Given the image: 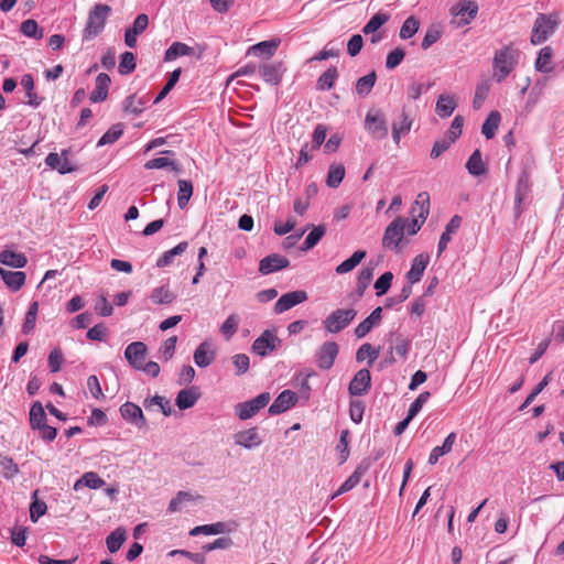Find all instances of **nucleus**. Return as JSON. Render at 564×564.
<instances>
[{"mask_svg": "<svg viewBox=\"0 0 564 564\" xmlns=\"http://www.w3.org/2000/svg\"><path fill=\"white\" fill-rule=\"evenodd\" d=\"M280 44V40H270V41H262L254 45H252L248 54H253L254 56L265 57L270 58L274 55L278 46Z\"/></svg>", "mask_w": 564, "mask_h": 564, "instance_id": "28", "label": "nucleus"}, {"mask_svg": "<svg viewBox=\"0 0 564 564\" xmlns=\"http://www.w3.org/2000/svg\"><path fill=\"white\" fill-rule=\"evenodd\" d=\"M271 400L269 392H262L254 399L240 402L235 405V413L240 420H248L254 416L261 409L268 405Z\"/></svg>", "mask_w": 564, "mask_h": 564, "instance_id": "6", "label": "nucleus"}, {"mask_svg": "<svg viewBox=\"0 0 564 564\" xmlns=\"http://www.w3.org/2000/svg\"><path fill=\"white\" fill-rule=\"evenodd\" d=\"M357 311L354 308L336 310L332 312L324 321L325 329L330 334H337L346 328L356 317Z\"/></svg>", "mask_w": 564, "mask_h": 564, "instance_id": "5", "label": "nucleus"}, {"mask_svg": "<svg viewBox=\"0 0 564 564\" xmlns=\"http://www.w3.org/2000/svg\"><path fill=\"white\" fill-rule=\"evenodd\" d=\"M145 101L137 95H130L124 99L123 110L129 113L139 115L143 111Z\"/></svg>", "mask_w": 564, "mask_h": 564, "instance_id": "52", "label": "nucleus"}, {"mask_svg": "<svg viewBox=\"0 0 564 564\" xmlns=\"http://www.w3.org/2000/svg\"><path fill=\"white\" fill-rule=\"evenodd\" d=\"M110 84L111 79L108 74H98L96 77L95 89L91 91L89 100L91 102H101L106 100Z\"/></svg>", "mask_w": 564, "mask_h": 564, "instance_id": "21", "label": "nucleus"}, {"mask_svg": "<svg viewBox=\"0 0 564 564\" xmlns=\"http://www.w3.org/2000/svg\"><path fill=\"white\" fill-rule=\"evenodd\" d=\"M259 73L265 83L278 85L283 75L282 63L264 64L259 68Z\"/></svg>", "mask_w": 564, "mask_h": 564, "instance_id": "24", "label": "nucleus"}, {"mask_svg": "<svg viewBox=\"0 0 564 564\" xmlns=\"http://www.w3.org/2000/svg\"><path fill=\"white\" fill-rule=\"evenodd\" d=\"M553 48L551 46H544L540 50L534 67L538 72L550 73L553 70Z\"/></svg>", "mask_w": 564, "mask_h": 564, "instance_id": "30", "label": "nucleus"}, {"mask_svg": "<svg viewBox=\"0 0 564 564\" xmlns=\"http://www.w3.org/2000/svg\"><path fill=\"white\" fill-rule=\"evenodd\" d=\"M382 308L378 306L375 308L371 314L365 318L361 323L357 325L355 328V335L357 338H364L376 325H379L382 318Z\"/></svg>", "mask_w": 564, "mask_h": 564, "instance_id": "22", "label": "nucleus"}, {"mask_svg": "<svg viewBox=\"0 0 564 564\" xmlns=\"http://www.w3.org/2000/svg\"><path fill=\"white\" fill-rule=\"evenodd\" d=\"M419 28L420 21L414 15H411L401 25L399 35L402 40L411 39L419 31Z\"/></svg>", "mask_w": 564, "mask_h": 564, "instance_id": "48", "label": "nucleus"}, {"mask_svg": "<svg viewBox=\"0 0 564 564\" xmlns=\"http://www.w3.org/2000/svg\"><path fill=\"white\" fill-rule=\"evenodd\" d=\"M530 189L529 176L523 174L517 184L516 189V203L521 205L524 198L527 197Z\"/></svg>", "mask_w": 564, "mask_h": 564, "instance_id": "61", "label": "nucleus"}, {"mask_svg": "<svg viewBox=\"0 0 564 564\" xmlns=\"http://www.w3.org/2000/svg\"><path fill=\"white\" fill-rule=\"evenodd\" d=\"M127 536L126 531L121 528L112 531L106 539V545L110 553L119 551L121 545L124 543Z\"/></svg>", "mask_w": 564, "mask_h": 564, "instance_id": "42", "label": "nucleus"}, {"mask_svg": "<svg viewBox=\"0 0 564 564\" xmlns=\"http://www.w3.org/2000/svg\"><path fill=\"white\" fill-rule=\"evenodd\" d=\"M296 402V393L291 390H284L276 397L273 403L269 406V413L273 415L281 414L291 409L292 406H294Z\"/></svg>", "mask_w": 564, "mask_h": 564, "instance_id": "11", "label": "nucleus"}, {"mask_svg": "<svg viewBox=\"0 0 564 564\" xmlns=\"http://www.w3.org/2000/svg\"><path fill=\"white\" fill-rule=\"evenodd\" d=\"M290 265L288 258L278 253H271L264 257L259 263V272L261 274H270L275 271L285 269Z\"/></svg>", "mask_w": 564, "mask_h": 564, "instance_id": "12", "label": "nucleus"}, {"mask_svg": "<svg viewBox=\"0 0 564 564\" xmlns=\"http://www.w3.org/2000/svg\"><path fill=\"white\" fill-rule=\"evenodd\" d=\"M366 257L365 250H357L352 253L350 258L343 261L339 265L336 267L337 274H345L352 271Z\"/></svg>", "mask_w": 564, "mask_h": 564, "instance_id": "37", "label": "nucleus"}, {"mask_svg": "<svg viewBox=\"0 0 564 564\" xmlns=\"http://www.w3.org/2000/svg\"><path fill=\"white\" fill-rule=\"evenodd\" d=\"M345 176V166L339 163L330 164L326 177V185L332 188H337L343 182Z\"/></svg>", "mask_w": 564, "mask_h": 564, "instance_id": "36", "label": "nucleus"}, {"mask_svg": "<svg viewBox=\"0 0 564 564\" xmlns=\"http://www.w3.org/2000/svg\"><path fill=\"white\" fill-rule=\"evenodd\" d=\"M429 261L430 256L426 253H420L413 259L411 269L406 273V279L410 284H414L422 279Z\"/></svg>", "mask_w": 564, "mask_h": 564, "instance_id": "20", "label": "nucleus"}, {"mask_svg": "<svg viewBox=\"0 0 564 564\" xmlns=\"http://www.w3.org/2000/svg\"><path fill=\"white\" fill-rule=\"evenodd\" d=\"M307 300L305 291H293L283 294L274 304V312L281 314L293 306L301 304Z\"/></svg>", "mask_w": 564, "mask_h": 564, "instance_id": "10", "label": "nucleus"}, {"mask_svg": "<svg viewBox=\"0 0 564 564\" xmlns=\"http://www.w3.org/2000/svg\"><path fill=\"white\" fill-rule=\"evenodd\" d=\"M404 56H405V51L402 47H395L388 54L387 59H386V67L388 69L395 68L403 61Z\"/></svg>", "mask_w": 564, "mask_h": 564, "instance_id": "63", "label": "nucleus"}, {"mask_svg": "<svg viewBox=\"0 0 564 564\" xmlns=\"http://www.w3.org/2000/svg\"><path fill=\"white\" fill-rule=\"evenodd\" d=\"M176 295L170 290L167 285H162L152 290L150 299L154 304H171Z\"/></svg>", "mask_w": 564, "mask_h": 564, "instance_id": "35", "label": "nucleus"}, {"mask_svg": "<svg viewBox=\"0 0 564 564\" xmlns=\"http://www.w3.org/2000/svg\"><path fill=\"white\" fill-rule=\"evenodd\" d=\"M21 32L29 37L33 39H42L43 30L39 28V24L35 20L29 19L22 22Z\"/></svg>", "mask_w": 564, "mask_h": 564, "instance_id": "57", "label": "nucleus"}, {"mask_svg": "<svg viewBox=\"0 0 564 564\" xmlns=\"http://www.w3.org/2000/svg\"><path fill=\"white\" fill-rule=\"evenodd\" d=\"M135 56L132 52H124L120 56V63L118 66V72L121 75H128L135 69Z\"/></svg>", "mask_w": 564, "mask_h": 564, "instance_id": "53", "label": "nucleus"}, {"mask_svg": "<svg viewBox=\"0 0 564 564\" xmlns=\"http://www.w3.org/2000/svg\"><path fill=\"white\" fill-rule=\"evenodd\" d=\"M37 310H39L37 302L31 303V305H30V307H29V310L26 312L23 326H22V332L24 334H29L30 332H32L34 329L35 321H36V315H37Z\"/></svg>", "mask_w": 564, "mask_h": 564, "instance_id": "58", "label": "nucleus"}, {"mask_svg": "<svg viewBox=\"0 0 564 564\" xmlns=\"http://www.w3.org/2000/svg\"><path fill=\"white\" fill-rule=\"evenodd\" d=\"M216 354L208 341L202 343L194 352V361L200 367H208L215 360Z\"/></svg>", "mask_w": 564, "mask_h": 564, "instance_id": "26", "label": "nucleus"}, {"mask_svg": "<svg viewBox=\"0 0 564 564\" xmlns=\"http://www.w3.org/2000/svg\"><path fill=\"white\" fill-rule=\"evenodd\" d=\"M338 76V72L336 67H329L326 69L317 79V89L319 90H329L333 88L335 80Z\"/></svg>", "mask_w": 564, "mask_h": 564, "instance_id": "44", "label": "nucleus"}, {"mask_svg": "<svg viewBox=\"0 0 564 564\" xmlns=\"http://www.w3.org/2000/svg\"><path fill=\"white\" fill-rule=\"evenodd\" d=\"M188 243L186 241L180 242L171 250L165 251L156 261V265L164 268L173 262V258L186 251Z\"/></svg>", "mask_w": 564, "mask_h": 564, "instance_id": "39", "label": "nucleus"}, {"mask_svg": "<svg viewBox=\"0 0 564 564\" xmlns=\"http://www.w3.org/2000/svg\"><path fill=\"white\" fill-rule=\"evenodd\" d=\"M193 53V47L188 46L185 43L174 42L164 54L165 61H173L180 56L191 55Z\"/></svg>", "mask_w": 564, "mask_h": 564, "instance_id": "41", "label": "nucleus"}, {"mask_svg": "<svg viewBox=\"0 0 564 564\" xmlns=\"http://www.w3.org/2000/svg\"><path fill=\"white\" fill-rule=\"evenodd\" d=\"M389 15L382 12L376 13L364 26L362 32L365 34H371L377 32L386 22H388Z\"/></svg>", "mask_w": 564, "mask_h": 564, "instance_id": "50", "label": "nucleus"}, {"mask_svg": "<svg viewBox=\"0 0 564 564\" xmlns=\"http://www.w3.org/2000/svg\"><path fill=\"white\" fill-rule=\"evenodd\" d=\"M235 443L245 448H252L261 444L257 427L240 431L235 435Z\"/></svg>", "mask_w": 564, "mask_h": 564, "instance_id": "25", "label": "nucleus"}, {"mask_svg": "<svg viewBox=\"0 0 564 564\" xmlns=\"http://www.w3.org/2000/svg\"><path fill=\"white\" fill-rule=\"evenodd\" d=\"M365 127L376 139H383L388 135V127L383 113L380 110H370L365 118Z\"/></svg>", "mask_w": 564, "mask_h": 564, "instance_id": "8", "label": "nucleus"}, {"mask_svg": "<svg viewBox=\"0 0 564 564\" xmlns=\"http://www.w3.org/2000/svg\"><path fill=\"white\" fill-rule=\"evenodd\" d=\"M521 52L510 43L501 46L495 52L492 58V78L502 83L518 66Z\"/></svg>", "mask_w": 564, "mask_h": 564, "instance_id": "2", "label": "nucleus"}, {"mask_svg": "<svg viewBox=\"0 0 564 564\" xmlns=\"http://www.w3.org/2000/svg\"><path fill=\"white\" fill-rule=\"evenodd\" d=\"M200 398L199 388L195 386H191L188 388L182 389L177 395L175 403L180 410H186L195 405V403Z\"/></svg>", "mask_w": 564, "mask_h": 564, "instance_id": "19", "label": "nucleus"}, {"mask_svg": "<svg viewBox=\"0 0 564 564\" xmlns=\"http://www.w3.org/2000/svg\"><path fill=\"white\" fill-rule=\"evenodd\" d=\"M104 485L105 480L97 473L87 471L74 484V489L78 490L84 486L90 489H99Z\"/></svg>", "mask_w": 564, "mask_h": 564, "instance_id": "32", "label": "nucleus"}, {"mask_svg": "<svg viewBox=\"0 0 564 564\" xmlns=\"http://www.w3.org/2000/svg\"><path fill=\"white\" fill-rule=\"evenodd\" d=\"M557 26V20L553 15L539 13L531 34V43L539 45L544 43L554 32Z\"/></svg>", "mask_w": 564, "mask_h": 564, "instance_id": "4", "label": "nucleus"}, {"mask_svg": "<svg viewBox=\"0 0 564 564\" xmlns=\"http://www.w3.org/2000/svg\"><path fill=\"white\" fill-rule=\"evenodd\" d=\"M457 107V101L452 95H440L435 111L441 118L449 117Z\"/></svg>", "mask_w": 564, "mask_h": 564, "instance_id": "29", "label": "nucleus"}, {"mask_svg": "<svg viewBox=\"0 0 564 564\" xmlns=\"http://www.w3.org/2000/svg\"><path fill=\"white\" fill-rule=\"evenodd\" d=\"M45 163L61 174L70 173L76 170L68 160V150H63L61 154L55 152L50 153L45 159Z\"/></svg>", "mask_w": 564, "mask_h": 564, "instance_id": "13", "label": "nucleus"}, {"mask_svg": "<svg viewBox=\"0 0 564 564\" xmlns=\"http://www.w3.org/2000/svg\"><path fill=\"white\" fill-rule=\"evenodd\" d=\"M0 275L3 282L12 291H19L25 283V273L22 271H10L0 268Z\"/></svg>", "mask_w": 564, "mask_h": 564, "instance_id": "27", "label": "nucleus"}, {"mask_svg": "<svg viewBox=\"0 0 564 564\" xmlns=\"http://www.w3.org/2000/svg\"><path fill=\"white\" fill-rule=\"evenodd\" d=\"M379 355H380V348H375V347H372L371 344L365 343L358 348V350L356 352V360L358 362L368 360V365L371 367L373 365V362L376 361V359L379 357Z\"/></svg>", "mask_w": 564, "mask_h": 564, "instance_id": "34", "label": "nucleus"}, {"mask_svg": "<svg viewBox=\"0 0 564 564\" xmlns=\"http://www.w3.org/2000/svg\"><path fill=\"white\" fill-rule=\"evenodd\" d=\"M124 356L132 367L141 369L147 356V345L142 341L131 343L127 346Z\"/></svg>", "mask_w": 564, "mask_h": 564, "instance_id": "18", "label": "nucleus"}, {"mask_svg": "<svg viewBox=\"0 0 564 564\" xmlns=\"http://www.w3.org/2000/svg\"><path fill=\"white\" fill-rule=\"evenodd\" d=\"M149 25V18L147 14H139L131 28H128L124 33V43L127 46L133 48L137 44V37L143 33Z\"/></svg>", "mask_w": 564, "mask_h": 564, "instance_id": "17", "label": "nucleus"}, {"mask_svg": "<svg viewBox=\"0 0 564 564\" xmlns=\"http://www.w3.org/2000/svg\"><path fill=\"white\" fill-rule=\"evenodd\" d=\"M373 278V268H364L357 278V291L359 295H362L365 290L369 286Z\"/></svg>", "mask_w": 564, "mask_h": 564, "instance_id": "59", "label": "nucleus"}, {"mask_svg": "<svg viewBox=\"0 0 564 564\" xmlns=\"http://www.w3.org/2000/svg\"><path fill=\"white\" fill-rule=\"evenodd\" d=\"M143 406L145 410H152L153 406H158L164 415L171 414L170 402L165 400V398L160 395H154L151 399H145L143 402Z\"/></svg>", "mask_w": 564, "mask_h": 564, "instance_id": "55", "label": "nucleus"}, {"mask_svg": "<svg viewBox=\"0 0 564 564\" xmlns=\"http://www.w3.org/2000/svg\"><path fill=\"white\" fill-rule=\"evenodd\" d=\"M462 225V217L457 214L449 220L446 225L444 232L442 234L438 247H437V257H440L447 248V245L452 240V235L455 234Z\"/></svg>", "mask_w": 564, "mask_h": 564, "instance_id": "23", "label": "nucleus"}, {"mask_svg": "<svg viewBox=\"0 0 564 564\" xmlns=\"http://www.w3.org/2000/svg\"><path fill=\"white\" fill-rule=\"evenodd\" d=\"M392 341L393 345L391 347L390 354L392 355L394 351L399 357L405 358L410 350V341L401 335H397Z\"/></svg>", "mask_w": 564, "mask_h": 564, "instance_id": "60", "label": "nucleus"}, {"mask_svg": "<svg viewBox=\"0 0 564 564\" xmlns=\"http://www.w3.org/2000/svg\"><path fill=\"white\" fill-rule=\"evenodd\" d=\"M46 423V414L41 402L36 401L30 410V425L33 430Z\"/></svg>", "mask_w": 564, "mask_h": 564, "instance_id": "45", "label": "nucleus"}, {"mask_svg": "<svg viewBox=\"0 0 564 564\" xmlns=\"http://www.w3.org/2000/svg\"><path fill=\"white\" fill-rule=\"evenodd\" d=\"M393 274L391 272H384L375 283L376 294L381 296L388 292L391 286Z\"/></svg>", "mask_w": 564, "mask_h": 564, "instance_id": "62", "label": "nucleus"}, {"mask_svg": "<svg viewBox=\"0 0 564 564\" xmlns=\"http://www.w3.org/2000/svg\"><path fill=\"white\" fill-rule=\"evenodd\" d=\"M278 337L270 330H264L252 344V350L257 355L264 357L276 348Z\"/></svg>", "mask_w": 564, "mask_h": 564, "instance_id": "14", "label": "nucleus"}, {"mask_svg": "<svg viewBox=\"0 0 564 564\" xmlns=\"http://www.w3.org/2000/svg\"><path fill=\"white\" fill-rule=\"evenodd\" d=\"M489 90H490V85L487 80L481 82L477 85L476 90H475L474 100H473L474 109L477 110V109L481 108L484 101L486 100V98L489 94Z\"/></svg>", "mask_w": 564, "mask_h": 564, "instance_id": "56", "label": "nucleus"}, {"mask_svg": "<svg viewBox=\"0 0 564 564\" xmlns=\"http://www.w3.org/2000/svg\"><path fill=\"white\" fill-rule=\"evenodd\" d=\"M120 414L126 421L134 424L139 429L147 426V420L141 408L132 402L123 403L120 406Z\"/></svg>", "mask_w": 564, "mask_h": 564, "instance_id": "16", "label": "nucleus"}, {"mask_svg": "<svg viewBox=\"0 0 564 564\" xmlns=\"http://www.w3.org/2000/svg\"><path fill=\"white\" fill-rule=\"evenodd\" d=\"M227 524L225 522H216L212 524H204L195 527L191 531V535H197V534H221L225 532H229Z\"/></svg>", "mask_w": 564, "mask_h": 564, "instance_id": "40", "label": "nucleus"}, {"mask_svg": "<svg viewBox=\"0 0 564 564\" xmlns=\"http://www.w3.org/2000/svg\"><path fill=\"white\" fill-rule=\"evenodd\" d=\"M123 133L121 123L113 124L97 142V147H104L116 142Z\"/></svg>", "mask_w": 564, "mask_h": 564, "instance_id": "49", "label": "nucleus"}, {"mask_svg": "<svg viewBox=\"0 0 564 564\" xmlns=\"http://www.w3.org/2000/svg\"><path fill=\"white\" fill-rule=\"evenodd\" d=\"M193 194V185L189 181L180 180L178 181V194H177V203L181 209H184Z\"/></svg>", "mask_w": 564, "mask_h": 564, "instance_id": "46", "label": "nucleus"}, {"mask_svg": "<svg viewBox=\"0 0 564 564\" xmlns=\"http://www.w3.org/2000/svg\"><path fill=\"white\" fill-rule=\"evenodd\" d=\"M464 118L462 116H456L452 122L449 130L446 133V138L449 139L453 143L459 138L463 131Z\"/></svg>", "mask_w": 564, "mask_h": 564, "instance_id": "64", "label": "nucleus"}, {"mask_svg": "<svg viewBox=\"0 0 564 564\" xmlns=\"http://www.w3.org/2000/svg\"><path fill=\"white\" fill-rule=\"evenodd\" d=\"M325 231L326 227L324 225L313 227L312 231L305 238V241L301 249L303 251L312 249L322 239V237L325 235Z\"/></svg>", "mask_w": 564, "mask_h": 564, "instance_id": "47", "label": "nucleus"}, {"mask_svg": "<svg viewBox=\"0 0 564 564\" xmlns=\"http://www.w3.org/2000/svg\"><path fill=\"white\" fill-rule=\"evenodd\" d=\"M478 4L473 0H462L451 8V14L456 19L458 28L468 25L478 13Z\"/></svg>", "mask_w": 564, "mask_h": 564, "instance_id": "7", "label": "nucleus"}, {"mask_svg": "<svg viewBox=\"0 0 564 564\" xmlns=\"http://www.w3.org/2000/svg\"><path fill=\"white\" fill-rule=\"evenodd\" d=\"M500 113L498 111H491L481 127V133L486 139H492L500 123Z\"/></svg>", "mask_w": 564, "mask_h": 564, "instance_id": "38", "label": "nucleus"}, {"mask_svg": "<svg viewBox=\"0 0 564 564\" xmlns=\"http://www.w3.org/2000/svg\"><path fill=\"white\" fill-rule=\"evenodd\" d=\"M144 167L147 170L171 167V170H173L175 172H180L178 164L175 161L170 160L169 158H164V156L152 159V160L148 161L144 164Z\"/></svg>", "mask_w": 564, "mask_h": 564, "instance_id": "54", "label": "nucleus"}, {"mask_svg": "<svg viewBox=\"0 0 564 564\" xmlns=\"http://www.w3.org/2000/svg\"><path fill=\"white\" fill-rule=\"evenodd\" d=\"M339 347L335 341L324 343L316 352L318 368L328 370L333 367L338 355Z\"/></svg>", "mask_w": 564, "mask_h": 564, "instance_id": "9", "label": "nucleus"}, {"mask_svg": "<svg viewBox=\"0 0 564 564\" xmlns=\"http://www.w3.org/2000/svg\"><path fill=\"white\" fill-rule=\"evenodd\" d=\"M426 217L419 214L416 218L397 217L384 230L382 247L384 249L399 251L404 234L415 235L424 225Z\"/></svg>", "mask_w": 564, "mask_h": 564, "instance_id": "1", "label": "nucleus"}, {"mask_svg": "<svg viewBox=\"0 0 564 564\" xmlns=\"http://www.w3.org/2000/svg\"><path fill=\"white\" fill-rule=\"evenodd\" d=\"M0 467L3 477L7 479H11L19 474L18 464L9 456L0 455Z\"/></svg>", "mask_w": 564, "mask_h": 564, "instance_id": "51", "label": "nucleus"}, {"mask_svg": "<svg viewBox=\"0 0 564 564\" xmlns=\"http://www.w3.org/2000/svg\"><path fill=\"white\" fill-rule=\"evenodd\" d=\"M370 384V371L368 369H360L350 381L348 390L351 395H364L368 392Z\"/></svg>", "mask_w": 564, "mask_h": 564, "instance_id": "15", "label": "nucleus"}, {"mask_svg": "<svg viewBox=\"0 0 564 564\" xmlns=\"http://www.w3.org/2000/svg\"><path fill=\"white\" fill-rule=\"evenodd\" d=\"M110 12L111 8L108 4H96L88 14V19L84 31V37L91 39L94 36H97L102 31Z\"/></svg>", "mask_w": 564, "mask_h": 564, "instance_id": "3", "label": "nucleus"}, {"mask_svg": "<svg viewBox=\"0 0 564 564\" xmlns=\"http://www.w3.org/2000/svg\"><path fill=\"white\" fill-rule=\"evenodd\" d=\"M466 169L469 174L474 176H480L486 173V165L482 162L481 152L480 150H475L473 154L469 156Z\"/></svg>", "mask_w": 564, "mask_h": 564, "instance_id": "33", "label": "nucleus"}, {"mask_svg": "<svg viewBox=\"0 0 564 564\" xmlns=\"http://www.w3.org/2000/svg\"><path fill=\"white\" fill-rule=\"evenodd\" d=\"M376 79L377 75L375 72L360 77L356 83V93L361 97L368 96L376 84Z\"/></svg>", "mask_w": 564, "mask_h": 564, "instance_id": "43", "label": "nucleus"}, {"mask_svg": "<svg viewBox=\"0 0 564 564\" xmlns=\"http://www.w3.org/2000/svg\"><path fill=\"white\" fill-rule=\"evenodd\" d=\"M0 262L4 265L20 269L26 265L28 259L23 253H19L12 250H3L0 253Z\"/></svg>", "mask_w": 564, "mask_h": 564, "instance_id": "31", "label": "nucleus"}]
</instances>
